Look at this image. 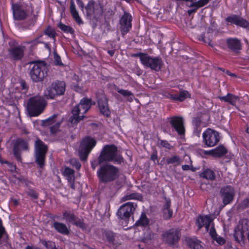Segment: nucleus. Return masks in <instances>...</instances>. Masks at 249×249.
<instances>
[{
    "mask_svg": "<svg viewBox=\"0 0 249 249\" xmlns=\"http://www.w3.org/2000/svg\"><path fill=\"white\" fill-rule=\"evenodd\" d=\"M208 17H179L181 23L183 26L187 28H196L197 30H200V33L195 32L197 38L199 40L208 43L211 45L212 39L205 36L204 32L206 30L207 24L205 22V18ZM210 20L213 19L212 17H209Z\"/></svg>",
    "mask_w": 249,
    "mask_h": 249,
    "instance_id": "f257e3e1",
    "label": "nucleus"
},
{
    "mask_svg": "<svg viewBox=\"0 0 249 249\" xmlns=\"http://www.w3.org/2000/svg\"><path fill=\"white\" fill-rule=\"evenodd\" d=\"M99 164L104 162H113L114 163L121 164L124 161V159L121 155H118L117 147L112 144L105 145L102 148L98 157Z\"/></svg>",
    "mask_w": 249,
    "mask_h": 249,
    "instance_id": "f03ea898",
    "label": "nucleus"
},
{
    "mask_svg": "<svg viewBox=\"0 0 249 249\" xmlns=\"http://www.w3.org/2000/svg\"><path fill=\"white\" fill-rule=\"evenodd\" d=\"M118 167L109 164L102 165L97 171V176L100 183H107L115 180L119 176Z\"/></svg>",
    "mask_w": 249,
    "mask_h": 249,
    "instance_id": "7ed1b4c3",
    "label": "nucleus"
},
{
    "mask_svg": "<svg viewBox=\"0 0 249 249\" xmlns=\"http://www.w3.org/2000/svg\"><path fill=\"white\" fill-rule=\"evenodd\" d=\"M90 101L88 98H82L80 103L74 107L71 110L72 116L69 120L73 124H77L84 118V114L87 113L91 108V104Z\"/></svg>",
    "mask_w": 249,
    "mask_h": 249,
    "instance_id": "20e7f679",
    "label": "nucleus"
},
{
    "mask_svg": "<svg viewBox=\"0 0 249 249\" xmlns=\"http://www.w3.org/2000/svg\"><path fill=\"white\" fill-rule=\"evenodd\" d=\"M135 56L139 57L141 63L144 67L156 71H160L163 65V61L160 56L154 57L142 53H138Z\"/></svg>",
    "mask_w": 249,
    "mask_h": 249,
    "instance_id": "39448f33",
    "label": "nucleus"
},
{
    "mask_svg": "<svg viewBox=\"0 0 249 249\" xmlns=\"http://www.w3.org/2000/svg\"><path fill=\"white\" fill-rule=\"evenodd\" d=\"M46 105L45 101L39 96L30 98L27 103V110L30 116L31 117L38 116L43 112Z\"/></svg>",
    "mask_w": 249,
    "mask_h": 249,
    "instance_id": "423d86ee",
    "label": "nucleus"
},
{
    "mask_svg": "<svg viewBox=\"0 0 249 249\" xmlns=\"http://www.w3.org/2000/svg\"><path fill=\"white\" fill-rule=\"evenodd\" d=\"M62 123V115L61 113L54 114L48 118L42 121V125L50 127V132L53 135H56L61 131V124Z\"/></svg>",
    "mask_w": 249,
    "mask_h": 249,
    "instance_id": "0eeeda50",
    "label": "nucleus"
},
{
    "mask_svg": "<svg viewBox=\"0 0 249 249\" xmlns=\"http://www.w3.org/2000/svg\"><path fill=\"white\" fill-rule=\"evenodd\" d=\"M137 205L132 202H128L122 205L118 210L116 214L119 219L127 223L131 216L133 218L134 212Z\"/></svg>",
    "mask_w": 249,
    "mask_h": 249,
    "instance_id": "6e6552de",
    "label": "nucleus"
},
{
    "mask_svg": "<svg viewBox=\"0 0 249 249\" xmlns=\"http://www.w3.org/2000/svg\"><path fill=\"white\" fill-rule=\"evenodd\" d=\"M202 142L205 147L216 145L220 140L219 133L211 128H207L202 134Z\"/></svg>",
    "mask_w": 249,
    "mask_h": 249,
    "instance_id": "1a4fd4ad",
    "label": "nucleus"
},
{
    "mask_svg": "<svg viewBox=\"0 0 249 249\" xmlns=\"http://www.w3.org/2000/svg\"><path fill=\"white\" fill-rule=\"evenodd\" d=\"M47 150V145L40 140L37 139L35 142V157L36 162L40 168L43 167L45 165Z\"/></svg>",
    "mask_w": 249,
    "mask_h": 249,
    "instance_id": "9d476101",
    "label": "nucleus"
},
{
    "mask_svg": "<svg viewBox=\"0 0 249 249\" xmlns=\"http://www.w3.org/2000/svg\"><path fill=\"white\" fill-rule=\"evenodd\" d=\"M181 236V229L179 228H171L165 231L161 235L162 241L170 247L177 244Z\"/></svg>",
    "mask_w": 249,
    "mask_h": 249,
    "instance_id": "9b49d317",
    "label": "nucleus"
},
{
    "mask_svg": "<svg viewBox=\"0 0 249 249\" xmlns=\"http://www.w3.org/2000/svg\"><path fill=\"white\" fill-rule=\"evenodd\" d=\"M33 64L30 72L31 79L36 82L42 81L47 72L46 64L41 61L33 63Z\"/></svg>",
    "mask_w": 249,
    "mask_h": 249,
    "instance_id": "f8f14e48",
    "label": "nucleus"
},
{
    "mask_svg": "<svg viewBox=\"0 0 249 249\" xmlns=\"http://www.w3.org/2000/svg\"><path fill=\"white\" fill-rule=\"evenodd\" d=\"M108 101V99L106 96H103L96 98V107L98 110L99 114L104 118H109L111 117V110Z\"/></svg>",
    "mask_w": 249,
    "mask_h": 249,
    "instance_id": "ddd939ff",
    "label": "nucleus"
},
{
    "mask_svg": "<svg viewBox=\"0 0 249 249\" xmlns=\"http://www.w3.org/2000/svg\"><path fill=\"white\" fill-rule=\"evenodd\" d=\"M234 188L231 185H226L221 187L220 190V196L222 199L223 207L231 204L235 196Z\"/></svg>",
    "mask_w": 249,
    "mask_h": 249,
    "instance_id": "4468645a",
    "label": "nucleus"
},
{
    "mask_svg": "<svg viewBox=\"0 0 249 249\" xmlns=\"http://www.w3.org/2000/svg\"><path fill=\"white\" fill-rule=\"evenodd\" d=\"M171 126L175 130L178 135L184 136L185 128L183 117L180 116H174L167 118Z\"/></svg>",
    "mask_w": 249,
    "mask_h": 249,
    "instance_id": "2eb2a0df",
    "label": "nucleus"
},
{
    "mask_svg": "<svg viewBox=\"0 0 249 249\" xmlns=\"http://www.w3.org/2000/svg\"><path fill=\"white\" fill-rule=\"evenodd\" d=\"M63 219H65L70 224L84 230L86 229V225L83 218H80L71 211H66L63 213Z\"/></svg>",
    "mask_w": 249,
    "mask_h": 249,
    "instance_id": "dca6fc26",
    "label": "nucleus"
},
{
    "mask_svg": "<svg viewBox=\"0 0 249 249\" xmlns=\"http://www.w3.org/2000/svg\"><path fill=\"white\" fill-rule=\"evenodd\" d=\"M85 9L87 16H100L103 11L102 5L94 0H89Z\"/></svg>",
    "mask_w": 249,
    "mask_h": 249,
    "instance_id": "f3484780",
    "label": "nucleus"
},
{
    "mask_svg": "<svg viewBox=\"0 0 249 249\" xmlns=\"http://www.w3.org/2000/svg\"><path fill=\"white\" fill-rule=\"evenodd\" d=\"M249 230L248 228L243 224L237 225L234 229L233 234L235 240L240 243L244 244L246 240V236H249Z\"/></svg>",
    "mask_w": 249,
    "mask_h": 249,
    "instance_id": "a211bd4d",
    "label": "nucleus"
},
{
    "mask_svg": "<svg viewBox=\"0 0 249 249\" xmlns=\"http://www.w3.org/2000/svg\"><path fill=\"white\" fill-rule=\"evenodd\" d=\"M29 149V145L27 141L20 138L17 139L16 141L14 147V155L18 161L21 160V151H27Z\"/></svg>",
    "mask_w": 249,
    "mask_h": 249,
    "instance_id": "6ab92c4d",
    "label": "nucleus"
},
{
    "mask_svg": "<svg viewBox=\"0 0 249 249\" xmlns=\"http://www.w3.org/2000/svg\"><path fill=\"white\" fill-rule=\"evenodd\" d=\"M164 98L171 100L174 102H183L186 98H191V95L186 90H182L179 92V94H173L172 92L165 91L163 94Z\"/></svg>",
    "mask_w": 249,
    "mask_h": 249,
    "instance_id": "aec40b11",
    "label": "nucleus"
},
{
    "mask_svg": "<svg viewBox=\"0 0 249 249\" xmlns=\"http://www.w3.org/2000/svg\"><path fill=\"white\" fill-rule=\"evenodd\" d=\"M25 50V47L22 45L12 47L8 49V54L14 61L20 60L24 56Z\"/></svg>",
    "mask_w": 249,
    "mask_h": 249,
    "instance_id": "412c9836",
    "label": "nucleus"
},
{
    "mask_svg": "<svg viewBox=\"0 0 249 249\" xmlns=\"http://www.w3.org/2000/svg\"><path fill=\"white\" fill-rule=\"evenodd\" d=\"M103 240L110 245L117 246L120 244L119 236L113 231L105 230L102 233Z\"/></svg>",
    "mask_w": 249,
    "mask_h": 249,
    "instance_id": "4be33fe9",
    "label": "nucleus"
},
{
    "mask_svg": "<svg viewBox=\"0 0 249 249\" xmlns=\"http://www.w3.org/2000/svg\"><path fill=\"white\" fill-rule=\"evenodd\" d=\"M225 42L228 49L233 53H238L242 49V43L237 38L228 37Z\"/></svg>",
    "mask_w": 249,
    "mask_h": 249,
    "instance_id": "5701e85b",
    "label": "nucleus"
},
{
    "mask_svg": "<svg viewBox=\"0 0 249 249\" xmlns=\"http://www.w3.org/2000/svg\"><path fill=\"white\" fill-rule=\"evenodd\" d=\"M132 17H121L119 23L120 31L122 35H125L132 28Z\"/></svg>",
    "mask_w": 249,
    "mask_h": 249,
    "instance_id": "b1692460",
    "label": "nucleus"
},
{
    "mask_svg": "<svg viewBox=\"0 0 249 249\" xmlns=\"http://www.w3.org/2000/svg\"><path fill=\"white\" fill-rule=\"evenodd\" d=\"M12 7L13 16H27V12L29 9V7L22 1L13 4Z\"/></svg>",
    "mask_w": 249,
    "mask_h": 249,
    "instance_id": "393cba45",
    "label": "nucleus"
},
{
    "mask_svg": "<svg viewBox=\"0 0 249 249\" xmlns=\"http://www.w3.org/2000/svg\"><path fill=\"white\" fill-rule=\"evenodd\" d=\"M226 21L231 24H234L237 26L249 30V22L241 17H227Z\"/></svg>",
    "mask_w": 249,
    "mask_h": 249,
    "instance_id": "a878e982",
    "label": "nucleus"
},
{
    "mask_svg": "<svg viewBox=\"0 0 249 249\" xmlns=\"http://www.w3.org/2000/svg\"><path fill=\"white\" fill-rule=\"evenodd\" d=\"M213 157L214 158H221L225 156L226 159L227 160V161L231 160V157L226 156L228 150L227 148L223 144H220L215 148L213 149Z\"/></svg>",
    "mask_w": 249,
    "mask_h": 249,
    "instance_id": "bb28decb",
    "label": "nucleus"
},
{
    "mask_svg": "<svg viewBox=\"0 0 249 249\" xmlns=\"http://www.w3.org/2000/svg\"><path fill=\"white\" fill-rule=\"evenodd\" d=\"M96 143L97 142L93 138L90 136H87L82 140L81 142L80 147L91 152L95 146Z\"/></svg>",
    "mask_w": 249,
    "mask_h": 249,
    "instance_id": "cd10ccee",
    "label": "nucleus"
},
{
    "mask_svg": "<svg viewBox=\"0 0 249 249\" xmlns=\"http://www.w3.org/2000/svg\"><path fill=\"white\" fill-rule=\"evenodd\" d=\"M187 245L191 249H203L201 242L195 236L186 237Z\"/></svg>",
    "mask_w": 249,
    "mask_h": 249,
    "instance_id": "c85d7f7f",
    "label": "nucleus"
},
{
    "mask_svg": "<svg viewBox=\"0 0 249 249\" xmlns=\"http://www.w3.org/2000/svg\"><path fill=\"white\" fill-rule=\"evenodd\" d=\"M202 121L199 117H196L193 119L192 124L193 125L194 135L199 137L202 130L201 127Z\"/></svg>",
    "mask_w": 249,
    "mask_h": 249,
    "instance_id": "c756f323",
    "label": "nucleus"
},
{
    "mask_svg": "<svg viewBox=\"0 0 249 249\" xmlns=\"http://www.w3.org/2000/svg\"><path fill=\"white\" fill-rule=\"evenodd\" d=\"M218 98L220 101L228 103L232 106L236 104L239 99L237 96L230 93H228L226 96H219Z\"/></svg>",
    "mask_w": 249,
    "mask_h": 249,
    "instance_id": "7c9ffc66",
    "label": "nucleus"
},
{
    "mask_svg": "<svg viewBox=\"0 0 249 249\" xmlns=\"http://www.w3.org/2000/svg\"><path fill=\"white\" fill-rule=\"evenodd\" d=\"M182 161L179 155L174 154L166 159V163L168 165L172 164L174 166H178L181 164Z\"/></svg>",
    "mask_w": 249,
    "mask_h": 249,
    "instance_id": "2f4dec72",
    "label": "nucleus"
},
{
    "mask_svg": "<svg viewBox=\"0 0 249 249\" xmlns=\"http://www.w3.org/2000/svg\"><path fill=\"white\" fill-rule=\"evenodd\" d=\"M200 177L201 178L211 181L214 180L216 178V175L215 172L213 170L209 168L205 169L200 174Z\"/></svg>",
    "mask_w": 249,
    "mask_h": 249,
    "instance_id": "473e14b6",
    "label": "nucleus"
},
{
    "mask_svg": "<svg viewBox=\"0 0 249 249\" xmlns=\"http://www.w3.org/2000/svg\"><path fill=\"white\" fill-rule=\"evenodd\" d=\"M149 225V219L144 212L141 213L139 219L136 222L135 225L137 227H145Z\"/></svg>",
    "mask_w": 249,
    "mask_h": 249,
    "instance_id": "72a5a7b5",
    "label": "nucleus"
},
{
    "mask_svg": "<svg viewBox=\"0 0 249 249\" xmlns=\"http://www.w3.org/2000/svg\"><path fill=\"white\" fill-rule=\"evenodd\" d=\"M212 221L210 216L206 215H199L196 220V225L198 230L201 229L207 223L208 221Z\"/></svg>",
    "mask_w": 249,
    "mask_h": 249,
    "instance_id": "f704fd0d",
    "label": "nucleus"
},
{
    "mask_svg": "<svg viewBox=\"0 0 249 249\" xmlns=\"http://www.w3.org/2000/svg\"><path fill=\"white\" fill-rule=\"evenodd\" d=\"M44 96L47 99H53L58 95L57 94V92L55 89V88L52 87V85H51V87L47 88L44 91Z\"/></svg>",
    "mask_w": 249,
    "mask_h": 249,
    "instance_id": "c9c22d12",
    "label": "nucleus"
},
{
    "mask_svg": "<svg viewBox=\"0 0 249 249\" xmlns=\"http://www.w3.org/2000/svg\"><path fill=\"white\" fill-rule=\"evenodd\" d=\"M117 92L124 97H128L127 100L129 102H131L133 101L134 95L131 91L124 89H118Z\"/></svg>",
    "mask_w": 249,
    "mask_h": 249,
    "instance_id": "e433bc0d",
    "label": "nucleus"
},
{
    "mask_svg": "<svg viewBox=\"0 0 249 249\" xmlns=\"http://www.w3.org/2000/svg\"><path fill=\"white\" fill-rule=\"evenodd\" d=\"M210 0H198L197 1L193 3L192 6L194 7L193 10H196L199 8L202 7L207 5Z\"/></svg>",
    "mask_w": 249,
    "mask_h": 249,
    "instance_id": "4c0bfd02",
    "label": "nucleus"
},
{
    "mask_svg": "<svg viewBox=\"0 0 249 249\" xmlns=\"http://www.w3.org/2000/svg\"><path fill=\"white\" fill-rule=\"evenodd\" d=\"M52 87L55 88L58 96L62 94V82L61 81H57L52 83Z\"/></svg>",
    "mask_w": 249,
    "mask_h": 249,
    "instance_id": "58836bf2",
    "label": "nucleus"
},
{
    "mask_svg": "<svg viewBox=\"0 0 249 249\" xmlns=\"http://www.w3.org/2000/svg\"><path fill=\"white\" fill-rule=\"evenodd\" d=\"M90 152L88 151L81 147L79 151V156L81 161H87Z\"/></svg>",
    "mask_w": 249,
    "mask_h": 249,
    "instance_id": "ea45409f",
    "label": "nucleus"
},
{
    "mask_svg": "<svg viewBox=\"0 0 249 249\" xmlns=\"http://www.w3.org/2000/svg\"><path fill=\"white\" fill-rule=\"evenodd\" d=\"M41 243L47 249H61V248H56L55 243L51 241L42 240Z\"/></svg>",
    "mask_w": 249,
    "mask_h": 249,
    "instance_id": "a19ab883",
    "label": "nucleus"
},
{
    "mask_svg": "<svg viewBox=\"0 0 249 249\" xmlns=\"http://www.w3.org/2000/svg\"><path fill=\"white\" fill-rule=\"evenodd\" d=\"M63 33L69 34L71 38L75 37V31L71 26L66 25L63 24Z\"/></svg>",
    "mask_w": 249,
    "mask_h": 249,
    "instance_id": "79ce46f5",
    "label": "nucleus"
},
{
    "mask_svg": "<svg viewBox=\"0 0 249 249\" xmlns=\"http://www.w3.org/2000/svg\"><path fill=\"white\" fill-rule=\"evenodd\" d=\"M162 210L163 213V217L164 219L169 220L172 217L173 211L172 209H163Z\"/></svg>",
    "mask_w": 249,
    "mask_h": 249,
    "instance_id": "37998d69",
    "label": "nucleus"
},
{
    "mask_svg": "<svg viewBox=\"0 0 249 249\" xmlns=\"http://www.w3.org/2000/svg\"><path fill=\"white\" fill-rule=\"evenodd\" d=\"M45 34L49 37L54 39L55 36V32L54 30L50 26H49L45 31Z\"/></svg>",
    "mask_w": 249,
    "mask_h": 249,
    "instance_id": "c03bdc74",
    "label": "nucleus"
},
{
    "mask_svg": "<svg viewBox=\"0 0 249 249\" xmlns=\"http://www.w3.org/2000/svg\"><path fill=\"white\" fill-rule=\"evenodd\" d=\"M158 144L160 146L166 148L169 150L171 149L172 148V145L166 140H159L158 141Z\"/></svg>",
    "mask_w": 249,
    "mask_h": 249,
    "instance_id": "a18cd8bd",
    "label": "nucleus"
},
{
    "mask_svg": "<svg viewBox=\"0 0 249 249\" xmlns=\"http://www.w3.org/2000/svg\"><path fill=\"white\" fill-rule=\"evenodd\" d=\"M67 178V179L68 180V182L69 183V186L72 188L74 189L75 188V184H74V181H75V176L74 175H70V176H65Z\"/></svg>",
    "mask_w": 249,
    "mask_h": 249,
    "instance_id": "49530a36",
    "label": "nucleus"
},
{
    "mask_svg": "<svg viewBox=\"0 0 249 249\" xmlns=\"http://www.w3.org/2000/svg\"><path fill=\"white\" fill-rule=\"evenodd\" d=\"M70 164L77 170H79L81 167V164L79 162V160L73 158L71 159L70 160Z\"/></svg>",
    "mask_w": 249,
    "mask_h": 249,
    "instance_id": "de8ad7c7",
    "label": "nucleus"
},
{
    "mask_svg": "<svg viewBox=\"0 0 249 249\" xmlns=\"http://www.w3.org/2000/svg\"><path fill=\"white\" fill-rule=\"evenodd\" d=\"M8 237L7 232L5 230L4 227L2 225V222L1 219H0V239L3 238H7Z\"/></svg>",
    "mask_w": 249,
    "mask_h": 249,
    "instance_id": "09e8293b",
    "label": "nucleus"
},
{
    "mask_svg": "<svg viewBox=\"0 0 249 249\" xmlns=\"http://www.w3.org/2000/svg\"><path fill=\"white\" fill-rule=\"evenodd\" d=\"M70 11L71 16H79L78 13L76 9V6L73 0H71L70 2Z\"/></svg>",
    "mask_w": 249,
    "mask_h": 249,
    "instance_id": "8fccbe9b",
    "label": "nucleus"
},
{
    "mask_svg": "<svg viewBox=\"0 0 249 249\" xmlns=\"http://www.w3.org/2000/svg\"><path fill=\"white\" fill-rule=\"evenodd\" d=\"M239 206L242 209L249 208V197L243 200L239 204Z\"/></svg>",
    "mask_w": 249,
    "mask_h": 249,
    "instance_id": "3c124183",
    "label": "nucleus"
},
{
    "mask_svg": "<svg viewBox=\"0 0 249 249\" xmlns=\"http://www.w3.org/2000/svg\"><path fill=\"white\" fill-rule=\"evenodd\" d=\"M54 63L55 65H62V63L61 62V57L58 55L56 53L54 52Z\"/></svg>",
    "mask_w": 249,
    "mask_h": 249,
    "instance_id": "603ef678",
    "label": "nucleus"
},
{
    "mask_svg": "<svg viewBox=\"0 0 249 249\" xmlns=\"http://www.w3.org/2000/svg\"><path fill=\"white\" fill-rule=\"evenodd\" d=\"M130 199L141 200L142 199V196L141 194L135 193L129 195Z\"/></svg>",
    "mask_w": 249,
    "mask_h": 249,
    "instance_id": "864d4df0",
    "label": "nucleus"
},
{
    "mask_svg": "<svg viewBox=\"0 0 249 249\" xmlns=\"http://www.w3.org/2000/svg\"><path fill=\"white\" fill-rule=\"evenodd\" d=\"M74 170L69 167H66L63 171V176H67L74 175Z\"/></svg>",
    "mask_w": 249,
    "mask_h": 249,
    "instance_id": "5fc2aeb1",
    "label": "nucleus"
},
{
    "mask_svg": "<svg viewBox=\"0 0 249 249\" xmlns=\"http://www.w3.org/2000/svg\"><path fill=\"white\" fill-rule=\"evenodd\" d=\"M165 203L163 205L162 210L171 209V201L170 198L165 197Z\"/></svg>",
    "mask_w": 249,
    "mask_h": 249,
    "instance_id": "6e6d98bb",
    "label": "nucleus"
},
{
    "mask_svg": "<svg viewBox=\"0 0 249 249\" xmlns=\"http://www.w3.org/2000/svg\"><path fill=\"white\" fill-rule=\"evenodd\" d=\"M5 163L7 165V169L8 170L13 172L16 170V165H14L13 163L9 162L8 161H5Z\"/></svg>",
    "mask_w": 249,
    "mask_h": 249,
    "instance_id": "4d7b16f0",
    "label": "nucleus"
},
{
    "mask_svg": "<svg viewBox=\"0 0 249 249\" xmlns=\"http://www.w3.org/2000/svg\"><path fill=\"white\" fill-rule=\"evenodd\" d=\"M27 194L33 199H37L38 198L37 193L33 190H30L27 191Z\"/></svg>",
    "mask_w": 249,
    "mask_h": 249,
    "instance_id": "13d9d810",
    "label": "nucleus"
},
{
    "mask_svg": "<svg viewBox=\"0 0 249 249\" xmlns=\"http://www.w3.org/2000/svg\"><path fill=\"white\" fill-rule=\"evenodd\" d=\"M141 187V190L143 192L147 193L150 191V187L147 184H142Z\"/></svg>",
    "mask_w": 249,
    "mask_h": 249,
    "instance_id": "bf43d9fd",
    "label": "nucleus"
},
{
    "mask_svg": "<svg viewBox=\"0 0 249 249\" xmlns=\"http://www.w3.org/2000/svg\"><path fill=\"white\" fill-rule=\"evenodd\" d=\"M53 226L56 230L62 233V224L55 222L53 224Z\"/></svg>",
    "mask_w": 249,
    "mask_h": 249,
    "instance_id": "052dcab7",
    "label": "nucleus"
},
{
    "mask_svg": "<svg viewBox=\"0 0 249 249\" xmlns=\"http://www.w3.org/2000/svg\"><path fill=\"white\" fill-rule=\"evenodd\" d=\"M151 160H153L155 163L159 164V160H158L157 152L155 151L150 156Z\"/></svg>",
    "mask_w": 249,
    "mask_h": 249,
    "instance_id": "680f3d73",
    "label": "nucleus"
},
{
    "mask_svg": "<svg viewBox=\"0 0 249 249\" xmlns=\"http://www.w3.org/2000/svg\"><path fill=\"white\" fill-rule=\"evenodd\" d=\"M213 240L215 241L220 245H223L226 242L225 239L221 236H217Z\"/></svg>",
    "mask_w": 249,
    "mask_h": 249,
    "instance_id": "e2e57ef3",
    "label": "nucleus"
},
{
    "mask_svg": "<svg viewBox=\"0 0 249 249\" xmlns=\"http://www.w3.org/2000/svg\"><path fill=\"white\" fill-rule=\"evenodd\" d=\"M209 234L213 240L217 236L216 231L214 227H212L210 229Z\"/></svg>",
    "mask_w": 249,
    "mask_h": 249,
    "instance_id": "0e129e2a",
    "label": "nucleus"
},
{
    "mask_svg": "<svg viewBox=\"0 0 249 249\" xmlns=\"http://www.w3.org/2000/svg\"><path fill=\"white\" fill-rule=\"evenodd\" d=\"M38 43H39V41H38V39H36L32 40L31 41H26V42H24V43H25V44H31V47H32V48H33Z\"/></svg>",
    "mask_w": 249,
    "mask_h": 249,
    "instance_id": "69168bd1",
    "label": "nucleus"
},
{
    "mask_svg": "<svg viewBox=\"0 0 249 249\" xmlns=\"http://www.w3.org/2000/svg\"><path fill=\"white\" fill-rule=\"evenodd\" d=\"M201 152L202 154L205 155H210L213 157V149L209 150H201Z\"/></svg>",
    "mask_w": 249,
    "mask_h": 249,
    "instance_id": "338daca9",
    "label": "nucleus"
},
{
    "mask_svg": "<svg viewBox=\"0 0 249 249\" xmlns=\"http://www.w3.org/2000/svg\"><path fill=\"white\" fill-rule=\"evenodd\" d=\"M71 86H72V89L74 90H75V91H76L77 92H80L81 91V90H82L81 88L77 84H72Z\"/></svg>",
    "mask_w": 249,
    "mask_h": 249,
    "instance_id": "774afa93",
    "label": "nucleus"
}]
</instances>
